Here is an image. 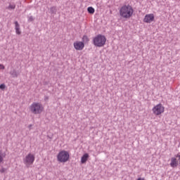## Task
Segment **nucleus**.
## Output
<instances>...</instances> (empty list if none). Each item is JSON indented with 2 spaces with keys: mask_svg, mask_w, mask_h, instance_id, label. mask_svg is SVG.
<instances>
[{
  "mask_svg": "<svg viewBox=\"0 0 180 180\" xmlns=\"http://www.w3.org/2000/svg\"><path fill=\"white\" fill-rule=\"evenodd\" d=\"M134 13V9L130 5H124L120 8V15L124 19H130Z\"/></svg>",
  "mask_w": 180,
  "mask_h": 180,
  "instance_id": "nucleus-1",
  "label": "nucleus"
},
{
  "mask_svg": "<svg viewBox=\"0 0 180 180\" xmlns=\"http://www.w3.org/2000/svg\"><path fill=\"white\" fill-rule=\"evenodd\" d=\"M29 110L32 115H41L44 112V107L41 103L34 102L30 105Z\"/></svg>",
  "mask_w": 180,
  "mask_h": 180,
  "instance_id": "nucleus-2",
  "label": "nucleus"
},
{
  "mask_svg": "<svg viewBox=\"0 0 180 180\" xmlns=\"http://www.w3.org/2000/svg\"><path fill=\"white\" fill-rule=\"evenodd\" d=\"M93 43L96 47H103L106 44V37L102 34H98L93 39Z\"/></svg>",
  "mask_w": 180,
  "mask_h": 180,
  "instance_id": "nucleus-3",
  "label": "nucleus"
},
{
  "mask_svg": "<svg viewBox=\"0 0 180 180\" xmlns=\"http://www.w3.org/2000/svg\"><path fill=\"white\" fill-rule=\"evenodd\" d=\"M57 160L59 162H67L70 160V153L67 150H61L57 155Z\"/></svg>",
  "mask_w": 180,
  "mask_h": 180,
  "instance_id": "nucleus-4",
  "label": "nucleus"
},
{
  "mask_svg": "<svg viewBox=\"0 0 180 180\" xmlns=\"http://www.w3.org/2000/svg\"><path fill=\"white\" fill-rule=\"evenodd\" d=\"M35 158L34 154L30 153L23 158V162L29 168L30 165H33Z\"/></svg>",
  "mask_w": 180,
  "mask_h": 180,
  "instance_id": "nucleus-5",
  "label": "nucleus"
},
{
  "mask_svg": "<svg viewBox=\"0 0 180 180\" xmlns=\"http://www.w3.org/2000/svg\"><path fill=\"white\" fill-rule=\"evenodd\" d=\"M165 110V108L161 103L155 105L152 109V112L155 116H160V115L164 113Z\"/></svg>",
  "mask_w": 180,
  "mask_h": 180,
  "instance_id": "nucleus-6",
  "label": "nucleus"
},
{
  "mask_svg": "<svg viewBox=\"0 0 180 180\" xmlns=\"http://www.w3.org/2000/svg\"><path fill=\"white\" fill-rule=\"evenodd\" d=\"M73 47L77 51H82V50H84V49L85 48V44L84 43V41H75L73 43Z\"/></svg>",
  "mask_w": 180,
  "mask_h": 180,
  "instance_id": "nucleus-7",
  "label": "nucleus"
},
{
  "mask_svg": "<svg viewBox=\"0 0 180 180\" xmlns=\"http://www.w3.org/2000/svg\"><path fill=\"white\" fill-rule=\"evenodd\" d=\"M155 19V17L154 16V14L150 13L146 14L143 20V22L144 23H153Z\"/></svg>",
  "mask_w": 180,
  "mask_h": 180,
  "instance_id": "nucleus-8",
  "label": "nucleus"
},
{
  "mask_svg": "<svg viewBox=\"0 0 180 180\" xmlns=\"http://www.w3.org/2000/svg\"><path fill=\"white\" fill-rule=\"evenodd\" d=\"M170 166L172 167V168H175L178 167V160H176V158H171Z\"/></svg>",
  "mask_w": 180,
  "mask_h": 180,
  "instance_id": "nucleus-9",
  "label": "nucleus"
},
{
  "mask_svg": "<svg viewBox=\"0 0 180 180\" xmlns=\"http://www.w3.org/2000/svg\"><path fill=\"white\" fill-rule=\"evenodd\" d=\"M88 158H89V154L88 153L84 154L81 158V163L85 164V162L88 161Z\"/></svg>",
  "mask_w": 180,
  "mask_h": 180,
  "instance_id": "nucleus-10",
  "label": "nucleus"
},
{
  "mask_svg": "<svg viewBox=\"0 0 180 180\" xmlns=\"http://www.w3.org/2000/svg\"><path fill=\"white\" fill-rule=\"evenodd\" d=\"M15 25L16 34H21L22 32H20V26L19 25V22H18V21H15Z\"/></svg>",
  "mask_w": 180,
  "mask_h": 180,
  "instance_id": "nucleus-11",
  "label": "nucleus"
},
{
  "mask_svg": "<svg viewBox=\"0 0 180 180\" xmlns=\"http://www.w3.org/2000/svg\"><path fill=\"white\" fill-rule=\"evenodd\" d=\"M87 11L89 12V13L94 15V13H95V8H94L93 7H88Z\"/></svg>",
  "mask_w": 180,
  "mask_h": 180,
  "instance_id": "nucleus-12",
  "label": "nucleus"
},
{
  "mask_svg": "<svg viewBox=\"0 0 180 180\" xmlns=\"http://www.w3.org/2000/svg\"><path fill=\"white\" fill-rule=\"evenodd\" d=\"M6 154H2V152H0V164L4 162V158H5Z\"/></svg>",
  "mask_w": 180,
  "mask_h": 180,
  "instance_id": "nucleus-13",
  "label": "nucleus"
},
{
  "mask_svg": "<svg viewBox=\"0 0 180 180\" xmlns=\"http://www.w3.org/2000/svg\"><path fill=\"white\" fill-rule=\"evenodd\" d=\"M83 40V43H88V41H89V38H88V37L86 35H84L82 38Z\"/></svg>",
  "mask_w": 180,
  "mask_h": 180,
  "instance_id": "nucleus-14",
  "label": "nucleus"
},
{
  "mask_svg": "<svg viewBox=\"0 0 180 180\" xmlns=\"http://www.w3.org/2000/svg\"><path fill=\"white\" fill-rule=\"evenodd\" d=\"M16 8V6L15 4H10L8 7L7 9H15Z\"/></svg>",
  "mask_w": 180,
  "mask_h": 180,
  "instance_id": "nucleus-15",
  "label": "nucleus"
},
{
  "mask_svg": "<svg viewBox=\"0 0 180 180\" xmlns=\"http://www.w3.org/2000/svg\"><path fill=\"white\" fill-rule=\"evenodd\" d=\"M5 88H6V86L4 84L0 85V89H5Z\"/></svg>",
  "mask_w": 180,
  "mask_h": 180,
  "instance_id": "nucleus-16",
  "label": "nucleus"
},
{
  "mask_svg": "<svg viewBox=\"0 0 180 180\" xmlns=\"http://www.w3.org/2000/svg\"><path fill=\"white\" fill-rule=\"evenodd\" d=\"M0 70H5V66H4L2 64H0Z\"/></svg>",
  "mask_w": 180,
  "mask_h": 180,
  "instance_id": "nucleus-17",
  "label": "nucleus"
},
{
  "mask_svg": "<svg viewBox=\"0 0 180 180\" xmlns=\"http://www.w3.org/2000/svg\"><path fill=\"white\" fill-rule=\"evenodd\" d=\"M176 158H179V162L180 165V155H176Z\"/></svg>",
  "mask_w": 180,
  "mask_h": 180,
  "instance_id": "nucleus-18",
  "label": "nucleus"
},
{
  "mask_svg": "<svg viewBox=\"0 0 180 180\" xmlns=\"http://www.w3.org/2000/svg\"><path fill=\"white\" fill-rule=\"evenodd\" d=\"M136 180H146L143 177H139Z\"/></svg>",
  "mask_w": 180,
  "mask_h": 180,
  "instance_id": "nucleus-19",
  "label": "nucleus"
},
{
  "mask_svg": "<svg viewBox=\"0 0 180 180\" xmlns=\"http://www.w3.org/2000/svg\"><path fill=\"white\" fill-rule=\"evenodd\" d=\"M29 22H33V17H30Z\"/></svg>",
  "mask_w": 180,
  "mask_h": 180,
  "instance_id": "nucleus-20",
  "label": "nucleus"
},
{
  "mask_svg": "<svg viewBox=\"0 0 180 180\" xmlns=\"http://www.w3.org/2000/svg\"><path fill=\"white\" fill-rule=\"evenodd\" d=\"M0 172L4 173L5 172V169L2 168L0 169Z\"/></svg>",
  "mask_w": 180,
  "mask_h": 180,
  "instance_id": "nucleus-21",
  "label": "nucleus"
}]
</instances>
